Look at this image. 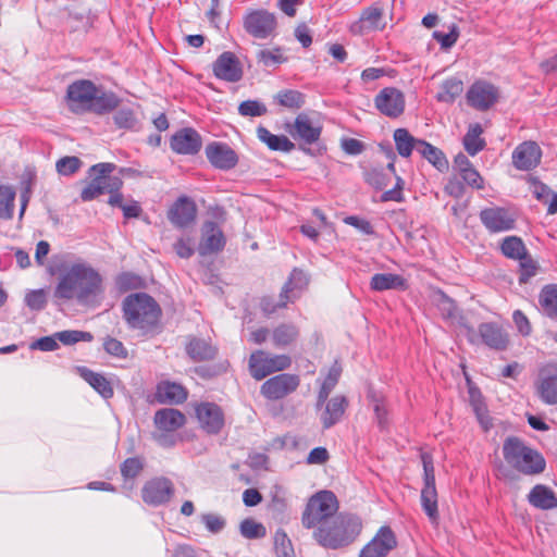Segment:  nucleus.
I'll list each match as a JSON object with an SVG mask.
<instances>
[{
    "label": "nucleus",
    "mask_w": 557,
    "mask_h": 557,
    "mask_svg": "<svg viewBox=\"0 0 557 557\" xmlns=\"http://www.w3.org/2000/svg\"><path fill=\"white\" fill-rule=\"evenodd\" d=\"M336 495L329 490L314 493L308 499L301 515V524L312 530V539L327 550L350 546L362 531L361 518L351 512H338Z\"/></svg>",
    "instance_id": "1"
},
{
    "label": "nucleus",
    "mask_w": 557,
    "mask_h": 557,
    "mask_svg": "<svg viewBox=\"0 0 557 557\" xmlns=\"http://www.w3.org/2000/svg\"><path fill=\"white\" fill-rule=\"evenodd\" d=\"M102 293L101 275L86 262L65 267L54 289V297L76 300L81 305L94 302Z\"/></svg>",
    "instance_id": "2"
},
{
    "label": "nucleus",
    "mask_w": 557,
    "mask_h": 557,
    "mask_svg": "<svg viewBox=\"0 0 557 557\" xmlns=\"http://www.w3.org/2000/svg\"><path fill=\"white\" fill-rule=\"evenodd\" d=\"M123 315L126 323L143 335L153 334L159 329L161 308L146 293L131 294L123 300Z\"/></svg>",
    "instance_id": "3"
},
{
    "label": "nucleus",
    "mask_w": 557,
    "mask_h": 557,
    "mask_svg": "<svg viewBox=\"0 0 557 557\" xmlns=\"http://www.w3.org/2000/svg\"><path fill=\"white\" fill-rule=\"evenodd\" d=\"M502 453L507 465L521 474L533 476L545 471L544 456L518 436L506 437Z\"/></svg>",
    "instance_id": "4"
},
{
    "label": "nucleus",
    "mask_w": 557,
    "mask_h": 557,
    "mask_svg": "<svg viewBox=\"0 0 557 557\" xmlns=\"http://www.w3.org/2000/svg\"><path fill=\"white\" fill-rule=\"evenodd\" d=\"M114 169L113 163H98L91 166L90 171L95 176L82 190L81 198L90 201L100 195L120 190L123 183L120 177L111 175Z\"/></svg>",
    "instance_id": "5"
},
{
    "label": "nucleus",
    "mask_w": 557,
    "mask_h": 557,
    "mask_svg": "<svg viewBox=\"0 0 557 557\" xmlns=\"http://www.w3.org/2000/svg\"><path fill=\"white\" fill-rule=\"evenodd\" d=\"M290 364L286 355H271L268 350H253L249 357V372L257 380H263L273 372L283 371Z\"/></svg>",
    "instance_id": "6"
},
{
    "label": "nucleus",
    "mask_w": 557,
    "mask_h": 557,
    "mask_svg": "<svg viewBox=\"0 0 557 557\" xmlns=\"http://www.w3.org/2000/svg\"><path fill=\"white\" fill-rule=\"evenodd\" d=\"M423 466V487L421 490V506L430 520L438 518L437 491L433 459L429 454L421 455Z\"/></svg>",
    "instance_id": "7"
},
{
    "label": "nucleus",
    "mask_w": 557,
    "mask_h": 557,
    "mask_svg": "<svg viewBox=\"0 0 557 557\" xmlns=\"http://www.w3.org/2000/svg\"><path fill=\"white\" fill-rule=\"evenodd\" d=\"M174 491V484L169 478L156 476L143 485L141 498L148 506L159 507L171 500Z\"/></svg>",
    "instance_id": "8"
},
{
    "label": "nucleus",
    "mask_w": 557,
    "mask_h": 557,
    "mask_svg": "<svg viewBox=\"0 0 557 557\" xmlns=\"http://www.w3.org/2000/svg\"><path fill=\"white\" fill-rule=\"evenodd\" d=\"M276 17L267 10H255L244 17L245 30L257 39L272 37L276 30Z\"/></svg>",
    "instance_id": "9"
},
{
    "label": "nucleus",
    "mask_w": 557,
    "mask_h": 557,
    "mask_svg": "<svg viewBox=\"0 0 557 557\" xmlns=\"http://www.w3.org/2000/svg\"><path fill=\"white\" fill-rule=\"evenodd\" d=\"M195 414L201 429L208 434H219L224 426V412L215 403L201 401L196 404Z\"/></svg>",
    "instance_id": "10"
},
{
    "label": "nucleus",
    "mask_w": 557,
    "mask_h": 557,
    "mask_svg": "<svg viewBox=\"0 0 557 557\" xmlns=\"http://www.w3.org/2000/svg\"><path fill=\"white\" fill-rule=\"evenodd\" d=\"M97 88L98 86L88 79H79L69 85L66 98L71 111L75 113L87 112Z\"/></svg>",
    "instance_id": "11"
},
{
    "label": "nucleus",
    "mask_w": 557,
    "mask_h": 557,
    "mask_svg": "<svg viewBox=\"0 0 557 557\" xmlns=\"http://www.w3.org/2000/svg\"><path fill=\"white\" fill-rule=\"evenodd\" d=\"M300 380L298 375L281 373L270 377L261 385V394L270 400H278L296 391Z\"/></svg>",
    "instance_id": "12"
},
{
    "label": "nucleus",
    "mask_w": 557,
    "mask_h": 557,
    "mask_svg": "<svg viewBox=\"0 0 557 557\" xmlns=\"http://www.w3.org/2000/svg\"><path fill=\"white\" fill-rule=\"evenodd\" d=\"M374 104L383 115L395 119L404 113L405 96L395 87H385L375 96Z\"/></svg>",
    "instance_id": "13"
},
{
    "label": "nucleus",
    "mask_w": 557,
    "mask_h": 557,
    "mask_svg": "<svg viewBox=\"0 0 557 557\" xmlns=\"http://www.w3.org/2000/svg\"><path fill=\"white\" fill-rule=\"evenodd\" d=\"M480 220L490 232L499 233L512 230L516 218L506 208L490 207L480 212Z\"/></svg>",
    "instance_id": "14"
},
{
    "label": "nucleus",
    "mask_w": 557,
    "mask_h": 557,
    "mask_svg": "<svg viewBox=\"0 0 557 557\" xmlns=\"http://www.w3.org/2000/svg\"><path fill=\"white\" fill-rule=\"evenodd\" d=\"M92 334L85 331L78 330H66L55 332L50 336H44L34 341L29 348H58V341L64 346H72L79 342L89 343L92 339Z\"/></svg>",
    "instance_id": "15"
},
{
    "label": "nucleus",
    "mask_w": 557,
    "mask_h": 557,
    "mask_svg": "<svg viewBox=\"0 0 557 557\" xmlns=\"http://www.w3.org/2000/svg\"><path fill=\"white\" fill-rule=\"evenodd\" d=\"M498 96V89L494 85L479 81L467 91V101L472 108L485 111L496 103Z\"/></svg>",
    "instance_id": "16"
},
{
    "label": "nucleus",
    "mask_w": 557,
    "mask_h": 557,
    "mask_svg": "<svg viewBox=\"0 0 557 557\" xmlns=\"http://www.w3.org/2000/svg\"><path fill=\"white\" fill-rule=\"evenodd\" d=\"M536 392L545 405L557 404V363H548L541 368Z\"/></svg>",
    "instance_id": "17"
},
{
    "label": "nucleus",
    "mask_w": 557,
    "mask_h": 557,
    "mask_svg": "<svg viewBox=\"0 0 557 557\" xmlns=\"http://www.w3.org/2000/svg\"><path fill=\"white\" fill-rule=\"evenodd\" d=\"M226 244L222 228L213 221H206L201 226V238L198 245V252L201 256L216 253Z\"/></svg>",
    "instance_id": "18"
},
{
    "label": "nucleus",
    "mask_w": 557,
    "mask_h": 557,
    "mask_svg": "<svg viewBox=\"0 0 557 557\" xmlns=\"http://www.w3.org/2000/svg\"><path fill=\"white\" fill-rule=\"evenodd\" d=\"M397 545L394 532L381 527L376 535L361 549L359 557H385Z\"/></svg>",
    "instance_id": "19"
},
{
    "label": "nucleus",
    "mask_w": 557,
    "mask_h": 557,
    "mask_svg": "<svg viewBox=\"0 0 557 557\" xmlns=\"http://www.w3.org/2000/svg\"><path fill=\"white\" fill-rule=\"evenodd\" d=\"M385 27L383 9L377 5L366 8L360 17L352 22L349 30L354 35H363L382 30Z\"/></svg>",
    "instance_id": "20"
},
{
    "label": "nucleus",
    "mask_w": 557,
    "mask_h": 557,
    "mask_svg": "<svg viewBox=\"0 0 557 557\" xmlns=\"http://www.w3.org/2000/svg\"><path fill=\"white\" fill-rule=\"evenodd\" d=\"M205 152L209 162L219 170H231L238 163L237 153L225 143H211Z\"/></svg>",
    "instance_id": "21"
},
{
    "label": "nucleus",
    "mask_w": 557,
    "mask_h": 557,
    "mask_svg": "<svg viewBox=\"0 0 557 557\" xmlns=\"http://www.w3.org/2000/svg\"><path fill=\"white\" fill-rule=\"evenodd\" d=\"M542 158L540 146L532 140L518 145L512 152V163L520 171H530L536 168Z\"/></svg>",
    "instance_id": "22"
},
{
    "label": "nucleus",
    "mask_w": 557,
    "mask_h": 557,
    "mask_svg": "<svg viewBox=\"0 0 557 557\" xmlns=\"http://www.w3.org/2000/svg\"><path fill=\"white\" fill-rule=\"evenodd\" d=\"M214 75L222 81L236 83L243 77V69L238 58L230 51L223 52L213 63Z\"/></svg>",
    "instance_id": "23"
},
{
    "label": "nucleus",
    "mask_w": 557,
    "mask_h": 557,
    "mask_svg": "<svg viewBox=\"0 0 557 557\" xmlns=\"http://www.w3.org/2000/svg\"><path fill=\"white\" fill-rule=\"evenodd\" d=\"M74 371L82 377L102 399L113 397L114 389L111 381L100 372H95L86 366H76Z\"/></svg>",
    "instance_id": "24"
},
{
    "label": "nucleus",
    "mask_w": 557,
    "mask_h": 557,
    "mask_svg": "<svg viewBox=\"0 0 557 557\" xmlns=\"http://www.w3.org/2000/svg\"><path fill=\"white\" fill-rule=\"evenodd\" d=\"M321 132L322 127L306 113L297 115L293 128L289 131L295 139H299L308 145L317 143Z\"/></svg>",
    "instance_id": "25"
},
{
    "label": "nucleus",
    "mask_w": 557,
    "mask_h": 557,
    "mask_svg": "<svg viewBox=\"0 0 557 557\" xmlns=\"http://www.w3.org/2000/svg\"><path fill=\"white\" fill-rule=\"evenodd\" d=\"M197 214V208L193 200L180 197L170 208L168 218L173 225L183 228L191 224Z\"/></svg>",
    "instance_id": "26"
},
{
    "label": "nucleus",
    "mask_w": 557,
    "mask_h": 557,
    "mask_svg": "<svg viewBox=\"0 0 557 557\" xmlns=\"http://www.w3.org/2000/svg\"><path fill=\"white\" fill-rule=\"evenodd\" d=\"M201 145L200 135L193 128H183L171 138V148L181 154H195Z\"/></svg>",
    "instance_id": "27"
},
{
    "label": "nucleus",
    "mask_w": 557,
    "mask_h": 557,
    "mask_svg": "<svg viewBox=\"0 0 557 557\" xmlns=\"http://www.w3.org/2000/svg\"><path fill=\"white\" fill-rule=\"evenodd\" d=\"M188 396L187 389L178 383L162 381L156 387L154 397L159 404L180 405Z\"/></svg>",
    "instance_id": "28"
},
{
    "label": "nucleus",
    "mask_w": 557,
    "mask_h": 557,
    "mask_svg": "<svg viewBox=\"0 0 557 557\" xmlns=\"http://www.w3.org/2000/svg\"><path fill=\"white\" fill-rule=\"evenodd\" d=\"M153 421L160 431L170 433L184 426L186 418L178 409L161 408L156 411Z\"/></svg>",
    "instance_id": "29"
},
{
    "label": "nucleus",
    "mask_w": 557,
    "mask_h": 557,
    "mask_svg": "<svg viewBox=\"0 0 557 557\" xmlns=\"http://www.w3.org/2000/svg\"><path fill=\"white\" fill-rule=\"evenodd\" d=\"M482 343L490 348H505L508 344V333L496 322H485L479 325Z\"/></svg>",
    "instance_id": "30"
},
{
    "label": "nucleus",
    "mask_w": 557,
    "mask_h": 557,
    "mask_svg": "<svg viewBox=\"0 0 557 557\" xmlns=\"http://www.w3.org/2000/svg\"><path fill=\"white\" fill-rule=\"evenodd\" d=\"M308 283L309 278L307 274L299 269H294L280 294V297L284 299L282 300L281 306H286L287 302L294 301L298 297L299 293L306 288Z\"/></svg>",
    "instance_id": "31"
},
{
    "label": "nucleus",
    "mask_w": 557,
    "mask_h": 557,
    "mask_svg": "<svg viewBox=\"0 0 557 557\" xmlns=\"http://www.w3.org/2000/svg\"><path fill=\"white\" fill-rule=\"evenodd\" d=\"M527 498L530 505L541 510H549L557 507L556 493L544 484L534 485Z\"/></svg>",
    "instance_id": "32"
},
{
    "label": "nucleus",
    "mask_w": 557,
    "mask_h": 557,
    "mask_svg": "<svg viewBox=\"0 0 557 557\" xmlns=\"http://www.w3.org/2000/svg\"><path fill=\"white\" fill-rule=\"evenodd\" d=\"M348 401L345 396L337 395L331 398L325 406L324 412L321 414V423L324 430H329L338 423L345 413Z\"/></svg>",
    "instance_id": "33"
},
{
    "label": "nucleus",
    "mask_w": 557,
    "mask_h": 557,
    "mask_svg": "<svg viewBox=\"0 0 557 557\" xmlns=\"http://www.w3.org/2000/svg\"><path fill=\"white\" fill-rule=\"evenodd\" d=\"M120 99L112 91H107L101 87L97 88L96 95L92 97L87 112H94L96 114H107L117 108Z\"/></svg>",
    "instance_id": "34"
},
{
    "label": "nucleus",
    "mask_w": 557,
    "mask_h": 557,
    "mask_svg": "<svg viewBox=\"0 0 557 557\" xmlns=\"http://www.w3.org/2000/svg\"><path fill=\"white\" fill-rule=\"evenodd\" d=\"M257 137L265 144L269 149L274 151L289 152L294 150L295 145L285 135H274L268 128L259 126L257 128Z\"/></svg>",
    "instance_id": "35"
},
{
    "label": "nucleus",
    "mask_w": 557,
    "mask_h": 557,
    "mask_svg": "<svg viewBox=\"0 0 557 557\" xmlns=\"http://www.w3.org/2000/svg\"><path fill=\"white\" fill-rule=\"evenodd\" d=\"M370 286L373 290L383 292L388 289L404 290L407 288L406 280L394 273H377L371 278Z\"/></svg>",
    "instance_id": "36"
},
{
    "label": "nucleus",
    "mask_w": 557,
    "mask_h": 557,
    "mask_svg": "<svg viewBox=\"0 0 557 557\" xmlns=\"http://www.w3.org/2000/svg\"><path fill=\"white\" fill-rule=\"evenodd\" d=\"M421 157L426 159L440 172L448 169V160L441 149L422 140L418 143V151Z\"/></svg>",
    "instance_id": "37"
},
{
    "label": "nucleus",
    "mask_w": 557,
    "mask_h": 557,
    "mask_svg": "<svg viewBox=\"0 0 557 557\" xmlns=\"http://www.w3.org/2000/svg\"><path fill=\"white\" fill-rule=\"evenodd\" d=\"M541 311L548 318H557V284L545 285L539 295Z\"/></svg>",
    "instance_id": "38"
},
{
    "label": "nucleus",
    "mask_w": 557,
    "mask_h": 557,
    "mask_svg": "<svg viewBox=\"0 0 557 557\" xmlns=\"http://www.w3.org/2000/svg\"><path fill=\"white\" fill-rule=\"evenodd\" d=\"M394 141L399 156L408 158L413 150L418 151V143L422 139L414 138L406 128H397L394 132Z\"/></svg>",
    "instance_id": "39"
},
{
    "label": "nucleus",
    "mask_w": 557,
    "mask_h": 557,
    "mask_svg": "<svg viewBox=\"0 0 557 557\" xmlns=\"http://www.w3.org/2000/svg\"><path fill=\"white\" fill-rule=\"evenodd\" d=\"M341 373H342V367L337 362V360H335L334 364L329 369L327 375L324 379V381L320 387V391L318 393L317 408H320L321 406H323L325 404L332 389L337 384Z\"/></svg>",
    "instance_id": "40"
},
{
    "label": "nucleus",
    "mask_w": 557,
    "mask_h": 557,
    "mask_svg": "<svg viewBox=\"0 0 557 557\" xmlns=\"http://www.w3.org/2000/svg\"><path fill=\"white\" fill-rule=\"evenodd\" d=\"M463 91V84L458 78H448L443 82L440 87V91L436 95V98L441 102L450 103L454 102L457 97H459Z\"/></svg>",
    "instance_id": "41"
},
{
    "label": "nucleus",
    "mask_w": 557,
    "mask_h": 557,
    "mask_svg": "<svg viewBox=\"0 0 557 557\" xmlns=\"http://www.w3.org/2000/svg\"><path fill=\"white\" fill-rule=\"evenodd\" d=\"M482 132L483 129L480 124H474L469 127L463 137V147L469 154L475 156L485 147V141L481 138Z\"/></svg>",
    "instance_id": "42"
},
{
    "label": "nucleus",
    "mask_w": 557,
    "mask_h": 557,
    "mask_svg": "<svg viewBox=\"0 0 557 557\" xmlns=\"http://www.w3.org/2000/svg\"><path fill=\"white\" fill-rule=\"evenodd\" d=\"M502 252L510 259L520 260L528 255L524 243L517 236H508L504 238L500 245Z\"/></svg>",
    "instance_id": "43"
},
{
    "label": "nucleus",
    "mask_w": 557,
    "mask_h": 557,
    "mask_svg": "<svg viewBox=\"0 0 557 557\" xmlns=\"http://www.w3.org/2000/svg\"><path fill=\"white\" fill-rule=\"evenodd\" d=\"M239 532L248 540H259L265 536V527L251 518L244 519L239 524Z\"/></svg>",
    "instance_id": "44"
},
{
    "label": "nucleus",
    "mask_w": 557,
    "mask_h": 557,
    "mask_svg": "<svg viewBox=\"0 0 557 557\" xmlns=\"http://www.w3.org/2000/svg\"><path fill=\"white\" fill-rule=\"evenodd\" d=\"M14 189L7 185H0V218H12L14 209Z\"/></svg>",
    "instance_id": "45"
},
{
    "label": "nucleus",
    "mask_w": 557,
    "mask_h": 557,
    "mask_svg": "<svg viewBox=\"0 0 557 557\" xmlns=\"http://www.w3.org/2000/svg\"><path fill=\"white\" fill-rule=\"evenodd\" d=\"M275 100L285 108L299 109L305 104V97L298 90H282L275 96Z\"/></svg>",
    "instance_id": "46"
},
{
    "label": "nucleus",
    "mask_w": 557,
    "mask_h": 557,
    "mask_svg": "<svg viewBox=\"0 0 557 557\" xmlns=\"http://www.w3.org/2000/svg\"><path fill=\"white\" fill-rule=\"evenodd\" d=\"M298 336V330L292 324H282L273 332V343L278 346H287Z\"/></svg>",
    "instance_id": "47"
},
{
    "label": "nucleus",
    "mask_w": 557,
    "mask_h": 557,
    "mask_svg": "<svg viewBox=\"0 0 557 557\" xmlns=\"http://www.w3.org/2000/svg\"><path fill=\"white\" fill-rule=\"evenodd\" d=\"M144 469V461L139 457H129L125 459L120 467L121 475L124 480L137 478Z\"/></svg>",
    "instance_id": "48"
},
{
    "label": "nucleus",
    "mask_w": 557,
    "mask_h": 557,
    "mask_svg": "<svg viewBox=\"0 0 557 557\" xmlns=\"http://www.w3.org/2000/svg\"><path fill=\"white\" fill-rule=\"evenodd\" d=\"M267 111V107L258 100H246L238 107V113L243 116H261L264 115Z\"/></svg>",
    "instance_id": "49"
},
{
    "label": "nucleus",
    "mask_w": 557,
    "mask_h": 557,
    "mask_svg": "<svg viewBox=\"0 0 557 557\" xmlns=\"http://www.w3.org/2000/svg\"><path fill=\"white\" fill-rule=\"evenodd\" d=\"M114 123L120 128L134 129L137 125V119L129 108L120 109L113 116Z\"/></svg>",
    "instance_id": "50"
},
{
    "label": "nucleus",
    "mask_w": 557,
    "mask_h": 557,
    "mask_svg": "<svg viewBox=\"0 0 557 557\" xmlns=\"http://www.w3.org/2000/svg\"><path fill=\"white\" fill-rule=\"evenodd\" d=\"M201 522L205 524L206 529L212 533H220L226 525V521L223 517L215 513H202Z\"/></svg>",
    "instance_id": "51"
},
{
    "label": "nucleus",
    "mask_w": 557,
    "mask_h": 557,
    "mask_svg": "<svg viewBox=\"0 0 557 557\" xmlns=\"http://www.w3.org/2000/svg\"><path fill=\"white\" fill-rule=\"evenodd\" d=\"M81 165L82 161L77 157L61 158L55 164L57 171L61 175H72L78 171Z\"/></svg>",
    "instance_id": "52"
},
{
    "label": "nucleus",
    "mask_w": 557,
    "mask_h": 557,
    "mask_svg": "<svg viewBox=\"0 0 557 557\" xmlns=\"http://www.w3.org/2000/svg\"><path fill=\"white\" fill-rule=\"evenodd\" d=\"M520 283H527L532 276L536 274V263L528 256L520 259Z\"/></svg>",
    "instance_id": "53"
},
{
    "label": "nucleus",
    "mask_w": 557,
    "mask_h": 557,
    "mask_svg": "<svg viewBox=\"0 0 557 557\" xmlns=\"http://www.w3.org/2000/svg\"><path fill=\"white\" fill-rule=\"evenodd\" d=\"M173 249L178 257L188 259L194 255L195 251L193 239L189 237H181L173 245Z\"/></svg>",
    "instance_id": "54"
},
{
    "label": "nucleus",
    "mask_w": 557,
    "mask_h": 557,
    "mask_svg": "<svg viewBox=\"0 0 557 557\" xmlns=\"http://www.w3.org/2000/svg\"><path fill=\"white\" fill-rule=\"evenodd\" d=\"M459 33L456 26H453L451 30L449 33H442V32H434L433 37L434 39L441 44L442 48L449 49L451 48L457 39H458Z\"/></svg>",
    "instance_id": "55"
},
{
    "label": "nucleus",
    "mask_w": 557,
    "mask_h": 557,
    "mask_svg": "<svg viewBox=\"0 0 557 557\" xmlns=\"http://www.w3.org/2000/svg\"><path fill=\"white\" fill-rule=\"evenodd\" d=\"M460 176L462 181L472 188L482 189L484 186V181L482 176L473 166L471 169L463 170Z\"/></svg>",
    "instance_id": "56"
},
{
    "label": "nucleus",
    "mask_w": 557,
    "mask_h": 557,
    "mask_svg": "<svg viewBox=\"0 0 557 557\" xmlns=\"http://www.w3.org/2000/svg\"><path fill=\"white\" fill-rule=\"evenodd\" d=\"M344 222L348 225L356 227L363 234L372 235L374 233L371 223L366 219L356 215H349L344 219Z\"/></svg>",
    "instance_id": "57"
},
{
    "label": "nucleus",
    "mask_w": 557,
    "mask_h": 557,
    "mask_svg": "<svg viewBox=\"0 0 557 557\" xmlns=\"http://www.w3.org/2000/svg\"><path fill=\"white\" fill-rule=\"evenodd\" d=\"M26 305L34 310H40L46 305V295L42 289L32 290L26 295Z\"/></svg>",
    "instance_id": "58"
},
{
    "label": "nucleus",
    "mask_w": 557,
    "mask_h": 557,
    "mask_svg": "<svg viewBox=\"0 0 557 557\" xmlns=\"http://www.w3.org/2000/svg\"><path fill=\"white\" fill-rule=\"evenodd\" d=\"M258 60L261 62L264 66H273L276 64H280L284 61V58L278 51H271V50H261L258 53Z\"/></svg>",
    "instance_id": "59"
},
{
    "label": "nucleus",
    "mask_w": 557,
    "mask_h": 557,
    "mask_svg": "<svg viewBox=\"0 0 557 557\" xmlns=\"http://www.w3.org/2000/svg\"><path fill=\"white\" fill-rule=\"evenodd\" d=\"M512 320L520 334L529 335L531 333V323L521 310L513 311Z\"/></svg>",
    "instance_id": "60"
},
{
    "label": "nucleus",
    "mask_w": 557,
    "mask_h": 557,
    "mask_svg": "<svg viewBox=\"0 0 557 557\" xmlns=\"http://www.w3.org/2000/svg\"><path fill=\"white\" fill-rule=\"evenodd\" d=\"M329 459V451L325 447H314L310 450L307 457V463L309 465H323Z\"/></svg>",
    "instance_id": "61"
},
{
    "label": "nucleus",
    "mask_w": 557,
    "mask_h": 557,
    "mask_svg": "<svg viewBox=\"0 0 557 557\" xmlns=\"http://www.w3.org/2000/svg\"><path fill=\"white\" fill-rule=\"evenodd\" d=\"M469 396H470V403L473 407V410L478 418H481L483 411L485 410V406L482 401V394L479 388L476 387H469Z\"/></svg>",
    "instance_id": "62"
},
{
    "label": "nucleus",
    "mask_w": 557,
    "mask_h": 557,
    "mask_svg": "<svg viewBox=\"0 0 557 557\" xmlns=\"http://www.w3.org/2000/svg\"><path fill=\"white\" fill-rule=\"evenodd\" d=\"M366 182L375 188L382 189L385 184V176L383 172L379 169L368 170L364 174Z\"/></svg>",
    "instance_id": "63"
},
{
    "label": "nucleus",
    "mask_w": 557,
    "mask_h": 557,
    "mask_svg": "<svg viewBox=\"0 0 557 557\" xmlns=\"http://www.w3.org/2000/svg\"><path fill=\"white\" fill-rule=\"evenodd\" d=\"M342 148L347 154L357 156L363 151V143L356 138H345L342 140Z\"/></svg>",
    "instance_id": "64"
}]
</instances>
